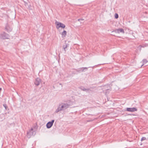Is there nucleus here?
I'll use <instances>...</instances> for the list:
<instances>
[{
	"instance_id": "obj_10",
	"label": "nucleus",
	"mask_w": 148,
	"mask_h": 148,
	"mask_svg": "<svg viewBox=\"0 0 148 148\" xmlns=\"http://www.w3.org/2000/svg\"><path fill=\"white\" fill-rule=\"evenodd\" d=\"M5 29L8 32H10L12 30V28L10 27L8 25H7L6 26Z\"/></svg>"
},
{
	"instance_id": "obj_8",
	"label": "nucleus",
	"mask_w": 148,
	"mask_h": 148,
	"mask_svg": "<svg viewBox=\"0 0 148 148\" xmlns=\"http://www.w3.org/2000/svg\"><path fill=\"white\" fill-rule=\"evenodd\" d=\"M54 120H52L51 122H48L46 126L47 128H51L52 126L53 123L54 122Z\"/></svg>"
},
{
	"instance_id": "obj_1",
	"label": "nucleus",
	"mask_w": 148,
	"mask_h": 148,
	"mask_svg": "<svg viewBox=\"0 0 148 148\" xmlns=\"http://www.w3.org/2000/svg\"><path fill=\"white\" fill-rule=\"evenodd\" d=\"M71 105L69 103H68L67 102L62 103L59 105L56 112L57 113L60 111L69 108Z\"/></svg>"
},
{
	"instance_id": "obj_11",
	"label": "nucleus",
	"mask_w": 148,
	"mask_h": 148,
	"mask_svg": "<svg viewBox=\"0 0 148 148\" xmlns=\"http://www.w3.org/2000/svg\"><path fill=\"white\" fill-rule=\"evenodd\" d=\"M66 32L64 30L63 32L62 33V35L63 37H64L66 36Z\"/></svg>"
},
{
	"instance_id": "obj_18",
	"label": "nucleus",
	"mask_w": 148,
	"mask_h": 148,
	"mask_svg": "<svg viewBox=\"0 0 148 148\" xmlns=\"http://www.w3.org/2000/svg\"><path fill=\"white\" fill-rule=\"evenodd\" d=\"M146 47V46L145 45H144L143 46H142L141 45H140L139 46V47Z\"/></svg>"
},
{
	"instance_id": "obj_20",
	"label": "nucleus",
	"mask_w": 148,
	"mask_h": 148,
	"mask_svg": "<svg viewBox=\"0 0 148 148\" xmlns=\"http://www.w3.org/2000/svg\"><path fill=\"white\" fill-rule=\"evenodd\" d=\"M81 69H80L79 70V71H81Z\"/></svg>"
},
{
	"instance_id": "obj_19",
	"label": "nucleus",
	"mask_w": 148,
	"mask_h": 148,
	"mask_svg": "<svg viewBox=\"0 0 148 148\" xmlns=\"http://www.w3.org/2000/svg\"><path fill=\"white\" fill-rule=\"evenodd\" d=\"M83 20H84V19H78V21H83Z\"/></svg>"
},
{
	"instance_id": "obj_7",
	"label": "nucleus",
	"mask_w": 148,
	"mask_h": 148,
	"mask_svg": "<svg viewBox=\"0 0 148 148\" xmlns=\"http://www.w3.org/2000/svg\"><path fill=\"white\" fill-rule=\"evenodd\" d=\"M126 111L130 112H134L137 111V109L135 108H126Z\"/></svg>"
},
{
	"instance_id": "obj_6",
	"label": "nucleus",
	"mask_w": 148,
	"mask_h": 148,
	"mask_svg": "<svg viewBox=\"0 0 148 148\" xmlns=\"http://www.w3.org/2000/svg\"><path fill=\"white\" fill-rule=\"evenodd\" d=\"M41 82V79L39 78H37L35 79L34 84L38 86L40 85Z\"/></svg>"
},
{
	"instance_id": "obj_15",
	"label": "nucleus",
	"mask_w": 148,
	"mask_h": 148,
	"mask_svg": "<svg viewBox=\"0 0 148 148\" xmlns=\"http://www.w3.org/2000/svg\"><path fill=\"white\" fill-rule=\"evenodd\" d=\"M146 139V138L145 137H143L141 139V140L142 141L143 140H145Z\"/></svg>"
},
{
	"instance_id": "obj_16",
	"label": "nucleus",
	"mask_w": 148,
	"mask_h": 148,
	"mask_svg": "<svg viewBox=\"0 0 148 148\" xmlns=\"http://www.w3.org/2000/svg\"><path fill=\"white\" fill-rule=\"evenodd\" d=\"M81 89H82V90L84 91H85L86 90H87V89L84 88H81Z\"/></svg>"
},
{
	"instance_id": "obj_17",
	"label": "nucleus",
	"mask_w": 148,
	"mask_h": 148,
	"mask_svg": "<svg viewBox=\"0 0 148 148\" xmlns=\"http://www.w3.org/2000/svg\"><path fill=\"white\" fill-rule=\"evenodd\" d=\"M85 69H87V68H86V67H84V68H83V69L82 70V72L84 71V70Z\"/></svg>"
},
{
	"instance_id": "obj_13",
	"label": "nucleus",
	"mask_w": 148,
	"mask_h": 148,
	"mask_svg": "<svg viewBox=\"0 0 148 148\" xmlns=\"http://www.w3.org/2000/svg\"><path fill=\"white\" fill-rule=\"evenodd\" d=\"M3 106L4 107V108H5V109L6 110H7V108H8V107H7L6 104H3Z\"/></svg>"
},
{
	"instance_id": "obj_2",
	"label": "nucleus",
	"mask_w": 148,
	"mask_h": 148,
	"mask_svg": "<svg viewBox=\"0 0 148 148\" xmlns=\"http://www.w3.org/2000/svg\"><path fill=\"white\" fill-rule=\"evenodd\" d=\"M9 37L8 34L5 32H3L0 34V38L2 39L8 38Z\"/></svg>"
},
{
	"instance_id": "obj_3",
	"label": "nucleus",
	"mask_w": 148,
	"mask_h": 148,
	"mask_svg": "<svg viewBox=\"0 0 148 148\" xmlns=\"http://www.w3.org/2000/svg\"><path fill=\"white\" fill-rule=\"evenodd\" d=\"M55 24L57 25L56 28L57 29H59L60 27L64 28L65 27V25L61 23L56 22Z\"/></svg>"
},
{
	"instance_id": "obj_14",
	"label": "nucleus",
	"mask_w": 148,
	"mask_h": 148,
	"mask_svg": "<svg viewBox=\"0 0 148 148\" xmlns=\"http://www.w3.org/2000/svg\"><path fill=\"white\" fill-rule=\"evenodd\" d=\"M115 17L116 18H118L119 17V16H118V14H116V13L115 14Z\"/></svg>"
},
{
	"instance_id": "obj_5",
	"label": "nucleus",
	"mask_w": 148,
	"mask_h": 148,
	"mask_svg": "<svg viewBox=\"0 0 148 148\" xmlns=\"http://www.w3.org/2000/svg\"><path fill=\"white\" fill-rule=\"evenodd\" d=\"M115 32L116 33H118L119 34L120 33H122L123 34L125 33V32L123 29H116L112 32Z\"/></svg>"
},
{
	"instance_id": "obj_9",
	"label": "nucleus",
	"mask_w": 148,
	"mask_h": 148,
	"mask_svg": "<svg viewBox=\"0 0 148 148\" xmlns=\"http://www.w3.org/2000/svg\"><path fill=\"white\" fill-rule=\"evenodd\" d=\"M66 41H65V44L62 46V49H64L65 53L66 48L68 47L69 46V44L68 43H66Z\"/></svg>"
},
{
	"instance_id": "obj_4",
	"label": "nucleus",
	"mask_w": 148,
	"mask_h": 148,
	"mask_svg": "<svg viewBox=\"0 0 148 148\" xmlns=\"http://www.w3.org/2000/svg\"><path fill=\"white\" fill-rule=\"evenodd\" d=\"M33 129L31 128L29 131L27 133V136L30 138L31 135H34L36 134V132L35 131H33Z\"/></svg>"
},
{
	"instance_id": "obj_12",
	"label": "nucleus",
	"mask_w": 148,
	"mask_h": 148,
	"mask_svg": "<svg viewBox=\"0 0 148 148\" xmlns=\"http://www.w3.org/2000/svg\"><path fill=\"white\" fill-rule=\"evenodd\" d=\"M143 62V65L141 66V67L145 64L147 62V60L146 59H143L142 61Z\"/></svg>"
}]
</instances>
